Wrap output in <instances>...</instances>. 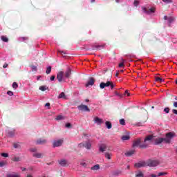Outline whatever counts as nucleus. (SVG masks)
Listing matches in <instances>:
<instances>
[{
  "label": "nucleus",
  "mask_w": 177,
  "mask_h": 177,
  "mask_svg": "<svg viewBox=\"0 0 177 177\" xmlns=\"http://www.w3.org/2000/svg\"><path fill=\"white\" fill-rule=\"evenodd\" d=\"M123 62H121L120 64H119V67H124V59H122Z\"/></svg>",
  "instance_id": "3c124183"
},
{
  "label": "nucleus",
  "mask_w": 177,
  "mask_h": 177,
  "mask_svg": "<svg viewBox=\"0 0 177 177\" xmlns=\"http://www.w3.org/2000/svg\"><path fill=\"white\" fill-rule=\"evenodd\" d=\"M26 177H32L30 174H28Z\"/></svg>",
  "instance_id": "774afa93"
},
{
  "label": "nucleus",
  "mask_w": 177,
  "mask_h": 177,
  "mask_svg": "<svg viewBox=\"0 0 177 177\" xmlns=\"http://www.w3.org/2000/svg\"><path fill=\"white\" fill-rule=\"evenodd\" d=\"M1 41H3V42H8L9 39H8V37L5 36H1Z\"/></svg>",
  "instance_id": "c756f323"
},
{
  "label": "nucleus",
  "mask_w": 177,
  "mask_h": 177,
  "mask_svg": "<svg viewBox=\"0 0 177 177\" xmlns=\"http://www.w3.org/2000/svg\"><path fill=\"white\" fill-rule=\"evenodd\" d=\"M165 175V172H160V173H158V175L156 176H162Z\"/></svg>",
  "instance_id": "49530a36"
},
{
  "label": "nucleus",
  "mask_w": 177,
  "mask_h": 177,
  "mask_svg": "<svg viewBox=\"0 0 177 177\" xmlns=\"http://www.w3.org/2000/svg\"><path fill=\"white\" fill-rule=\"evenodd\" d=\"M150 177H157V175H155V174H151V175H150Z\"/></svg>",
  "instance_id": "338daca9"
},
{
  "label": "nucleus",
  "mask_w": 177,
  "mask_h": 177,
  "mask_svg": "<svg viewBox=\"0 0 177 177\" xmlns=\"http://www.w3.org/2000/svg\"><path fill=\"white\" fill-rule=\"evenodd\" d=\"M104 156L107 158V160H111V156H113V153H109V152H106L104 153Z\"/></svg>",
  "instance_id": "5701e85b"
},
{
  "label": "nucleus",
  "mask_w": 177,
  "mask_h": 177,
  "mask_svg": "<svg viewBox=\"0 0 177 177\" xmlns=\"http://www.w3.org/2000/svg\"><path fill=\"white\" fill-rule=\"evenodd\" d=\"M7 94H8L9 96H13V92H12V91H8V92H7Z\"/></svg>",
  "instance_id": "8fccbe9b"
},
{
  "label": "nucleus",
  "mask_w": 177,
  "mask_h": 177,
  "mask_svg": "<svg viewBox=\"0 0 177 177\" xmlns=\"http://www.w3.org/2000/svg\"><path fill=\"white\" fill-rule=\"evenodd\" d=\"M59 165H62V167H67V165H68V163L66 160H62L59 161Z\"/></svg>",
  "instance_id": "6ab92c4d"
},
{
  "label": "nucleus",
  "mask_w": 177,
  "mask_h": 177,
  "mask_svg": "<svg viewBox=\"0 0 177 177\" xmlns=\"http://www.w3.org/2000/svg\"><path fill=\"white\" fill-rule=\"evenodd\" d=\"M7 177H20V174H7Z\"/></svg>",
  "instance_id": "bb28decb"
},
{
  "label": "nucleus",
  "mask_w": 177,
  "mask_h": 177,
  "mask_svg": "<svg viewBox=\"0 0 177 177\" xmlns=\"http://www.w3.org/2000/svg\"><path fill=\"white\" fill-rule=\"evenodd\" d=\"M174 107L177 108V102H174L173 104Z\"/></svg>",
  "instance_id": "e2e57ef3"
},
{
  "label": "nucleus",
  "mask_w": 177,
  "mask_h": 177,
  "mask_svg": "<svg viewBox=\"0 0 177 177\" xmlns=\"http://www.w3.org/2000/svg\"><path fill=\"white\" fill-rule=\"evenodd\" d=\"M59 53H60L62 56L63 55H66V53L64 51L59 50Z\"/></svg>",
  "instance_id": "4d7b16f0"
},
{
  "label": "nucleus",
  "mask_w": 177,
  "mask_h": 177,
  "mask_svg": "<svg viewBox=\"0 0 177 177\" xmlns=\"http://www.w3.org/2000/svg\"><path fill=\"white\" fill-rule=\"evenodd\" d=\"M32 156L35 158H44V153L39 152H35L32 153Z\"/></svg>",
  "instance_id": "ddd939ff"
},
{
  "label": "nucleus",
  "mask_w": 177,
  "mask_h": 177,
  "mask_svg": "<svg viewBox=\"0 0 177 177\" xmlns=\"http://www.w3.org/2000/svg\"><path fill=\"white\" fill-rule=\"evenodd\" d=\"M66 128H71V124L70 123H67L66 125H65Z\"/></svg>",
  "instance_id": "864d4df0"
},
{
  "label": "nucleus",
  "mask_w": 177,
  "mask_h": 177,
  "mask_svg": "<svg viewBox=\"0 0 177 177\" xmlns=\"http://www.w3.org/2000/svg\"><path fill=\"white\" fill-rule=\"evenodd\" d=\"M162 2H165L166 5H168V3H172L174 1L172 0H162Z\"/></svg>",
  "instance_id": "f704fd0d"
},
{
  "label": "nucleus",
  "mask_w": 177,
  "mask_h": 177,
  "mask_svg": "<svg viewBox=\"0 0 177 177\" xmlns=\"http://www.w3.org/2000/svg\"><path fill=\"white\" fill-rule=\"evenodd\" d=\"M3 67V68H6V67H8V64H4Z\"/></svg>",
  "instance_id": "69168bd1"
},
{
  "label": "nucleus",
  "mask_w": 177,
  "mask_h": 177,
  "mask_svg": "<svg viewBox=\"0 0 177 177\" xmlns=\"http://www.w3.org/2000/svg\"><path fill=\"white\" fill-rule=\"evenodd\" d=\"M31 68H32V71H37V66L32 65L31 66Z\"/></svg>",
  "instance_id": "c03bdc74"
},
{
  "label": "nucleus",
  "mask_w": 177,
  "mask_h": 177,
  "mask_svg": "<svg viewBox=\"0 0 177 177\" xmlns=\"http://www.w3.org/2000/svg\"><path fill=\"white\" fill-rule=\"evenodd\" d=\"M172 113H173L174 114H176V115H177V110H176V109H173V110H172Z\"/></svg>",
  "instance_id": "bf43d9fd"
},
{
  "label": "nucleus",
  "mask_w": 177,
  "mask_h": 177,
  "mask_svg": "<svg viewBox=\"0 0 177 177\" xmlns=\"http://www.w3.org/2000/svg\"><path fill=\"white\" fill-rule=\"evenodd\" d=\"M174 136H175V134L172 132H169L168 133L166 134V138H158L155 139V145H161V143H162V142H165V143H171V140L172 139V138H174Z\"/></svg>",
  "instance_id": "f03ea898"
},
{
  "label": "nucleus",
  "mask_w": 177,
  "mask_h": 177,
  "mask_svg": "<svg viewBox=\"0 0 177 177\" xmlns=\"http://www.w3.org/2000/svg\"><path fill=\"white\" fill-rule=\"evenodd\" d=\"M164 20H167L168 26L169 27H171V24H172L174 21H175V18H174L173 17H168V16L165 15Z\"/></svg>",
  "instance_id": "20e7f679"
},
{
  "label": "nucleus",
  "mask_w": 177,
  "mask_h": 177,
  "mask_svg": "<svg viewBox=\"0 0 177 177\" xmlns=\"http://www.w3.org/2000/svg\"><path fill=\"white\" fill-rule=\"evenodd\" d=\"M138 5H139V1H138V0H136L134 1V6H138Z\"/></svg>",
  "instance_id": "6e6d98bb"
},
{
  "label": "nucleus",
  "mask_w": 177,
  "mask_h": 177,
  "mask_svg": "<svg viewBox=\"0 0 177 177\" xmlns=\"http://www.w3.org/2000/svg\"><path fill=\"white\" fill-rule=\"evenodd\" d=\"M59 99H66V95L62 92L59 95Z\"/></svg>",
  "instance_id": "cd10ccee"
},
{
  "label": "nucleus",
  "mask_w": 177,
  "mask_h": 177,
  "mask_svg": "<svg viewBox=\"0 0 177 177\" xmlns=\"http://www.w3.org/2000/svg\"><path fill=\"white\" fill-rule=\"evenodd\" d=\"M70 75H71V69L70 68H68L65 73V78H69Z\"/></svg>",
  "instance_id": "aec40b11"
},
{
  "label": "nucleus",
  "mask_w": 177,
  "mask_h": 177,
  "mask_svg": "<svg viewBox=\"0 0 177 177\" xmlns=\"http://www.w3.org/2000/svg\"><path fill=\"white\" fill-rule=\"evenodd\" d=\"M55 120H57V121H62V120H64V116L59 115L57 116Z\"/></svg>",
  "instance_id": "a878e982"
},
{
  "label": "nucleus",
  "mask_w": 177,
  "mask_h": 177,
  "mask_svg": "<svg viewBox=\"0 0 177 177\" xmlns=\"http://www.w3.org/2000/svg\"><path fill=\"white\" fill-rule=\"evenodd\" d=\"M151 140H153V136H148L144 140V144H140V139L138 138L133 141V147H140V149H146L147 146H149V143H151Z\"/></svg>",
  "instance_id": "f257e3e1"
},
{
  "label": "nucleus",
  "mask_w": 177,
  "mask_h": 177,
  "mask_svg": "<svg viewBox=\"0 0 177 177\" xmlns=\"http://www.w3.org/2000/svg\"><path fill=\"white\" fill-rule=\"evenodd\" d=\"M136 127H143V123L142 122H137L136 124Z\"/></svg>",
  "instance_id": "a18cd8bd"
},
{
  "label": "nucleus",
  "mask_w": 177,
  "mask_h": 177,
  "mask_svg": "<svg viewBox=\"0 0 177 177\" xmlns=\"http://www.w3.org/2000/svg\"><path fill=\"white\" fill-rule=\"evenodd\" d=\"M95 84V79L93 77H90L87 84H86V86H89V85L92 86Z\"/></svg>",
  "instance_id": "f3484780"
},
{
  "label": "nucleus",
  "mask_w": 177,
  "mask_h": 177,
  "mask_svg": "<svg viewBox=\"0 0 177 177\" xmlns=\"http://www.w3.org/2000/svg\"><path fill=\"white\" fill-rule=\"evenodd\" d=\"M135 154V150H130L124 153L126 157H131Z\"/></svg>",
  "instance_id": "a211bd4d"
},
{
  "label": "nucleus",
  "mask_w": 177,
  "mask_h": 177,
  "mask_svg": "<svg viewBox=\"0 0 177 177\" xmlns=\"http://www.w3.org/2000/svg\"><path fill=\"white\" fill-rule=\"evenodd\" d=\"M80 165L84 168H86L88 164H86L85 161L82 160V162H80Z\"/></svg>",
  "instance_id": "c85d7f7f"
},
{
  "label": "nucleus",
  "mask_w": 177,
  "mask_h": 177,
  "mask_svg": "<svg viewBox=\"0 0 177 177\" xmlns=\"http://www.w3.org/2000/svg\"><path fill=\"white\" fill-rule=\"evenodd\" d=\"M55 78H56V77H55V75H53L50 77V81H55Z\"/></svg>",
  "instance_id": "13d9d810"
},
{
  "label": "nucleus",
  "mask_w": 177,
  "mask_h": 177,
  "mask_svg": "<svg viewBox=\"0 0 177 177\" xmlns=\"http://www.w3.org/2000/svg\"><path fill=\"white\" fill-rule=\"evenodd\" d=\"M115 94L116 95V96H118L119 97H122L123 95L122 94H120V93L115 91Z\"/></svg>",
  "instance_id": "a19ab883"
},
{
  "label": "nucleus",
  "mask_w": 177,
  "mask_h": 177,
  "mask_svg": "<svg viewBox=\"0 0 177 177\" xmlns=\"http://www.w3.org/2000/svg\"><path fill=\"white\" fill-rule=\"evenodd\" d=\"M94 122L97 125H102V124H103L104 121H103V119L99 118L98 117H95V118H94Z\"/></svg>",
  "instance_id": "f8f14e48"
},
{
  "label": "nucleus",
  "mask_w": 177,
  "mask_h": 177,
  "mask_svg": "<svg viewBox=\"0 0 177 177\" xmlns=\"http://www.w3.org/2000/svg\"><path fill=\"white\" fill-rule=\"evenodd\" d=\"M143 173H142V171H139L136 175V177H143Z\"/></svg>",
  "instance_id": "e433bc0d"
},
{
  "label": "nucleus",
  "mask_w": 177,
  "mask_h": 177,
  "mask_svg": "<svg viewBox=\"0 0 177 177\" xmlns=\"http://www.w3.org/2000/svg\"><path fill=\"white\" fill-rule=\"evenodd\" d=\"M5 162H0V168H2V167H4Z\"/></svg>",
  "instance_id": "5fc2aeb1"
},
{
  "label": "nucleus",
  "mask_w": 177,
  "mask_h": 177,
  "mask_svg": "<svg viewBox=\"0 0 177 177\" xmlns=\"http://www.w3.org/2000/svg\"><path fill=\"white\" fill-rule=\"evenodd\" d=\"M77 109H78V110H80V111H87L88 113H89V111H91V109H89V108H88V106L84 105V104L79 105L77 106Z\"/></svg>",
  "instance_id": "423d86ee"
},
{
  "label": "nucleus",
  "mask_w": 177,
  "mask_h": 177,
  "mask_svg": "<svg viewBox=\"0 0 177 177\" xmlns=\"http://www.w3.org/2000/svg\"><path fill=\"white\" fill-rule=\"evenodd\" d=\"M46 89H47L46 86H41L39 87V90L41 91L42 92H45Z\"/></svg>",
  "instance_id": "2f4dec72"
},
{
  "label": "nucleus",
  "mask_w": 177,
  "mask_h": 177,
  "mask_svg": "<svg viewBox=\"0 0 177 177\" xmlns=\"http://www.w3.org/2000/svg\"><path fill=\"white\" fill-rule=\"evenodd\" d=\"M21 171H26L27 169H26V167H21Z\"/></svg>",
  "instance_id": "0e129e2a"
},
{
  "label": "nucleus",
  "mask_w": 177,
  "mask_h": 177,
  "mask_svg": "<svg viewBox=\"0 0 177 177\" xmlns=\"http://www.w3.org/2000/svg\"><path fill=\"white\" fill-rule=\"evenodd\" d=\"M37 148H31L30 149V151H31L32 153H37Z\"/></svg>",
  "instance_id": "ea45409f"
},
{
  "label": "nucleus",
  "mask_w": 177,
  "mask_h": 177,
  "mask_svg": "<svg viewBox=\"0 0 177 177\" xmlns=\"http://www.w3.org/2000/svg\"><path fill=\"white\" fill-rule=\"evenodd\" d=\"M164 111H165V113L168 114V113H169V108H168V107L165 108Z\"/></svg>",
  "instance_id": "37998d69"
},
{
  "label": "nucleus",
  "mask_w": 177,
  "mask_h": 177,
  "mask_svg": "<svg viewBox=\"0 0 177 177\" xmlns=\"http://www.w3.org/2000/svg\"><path fill=\"white\" fill-rule=\"evenodd\" d=\"M63 142L64 140L62 139L53 141V147H60L63 145Z\"/></svg>",
  "instance_id": "39448f33"
},
{
  "label": "nucleus",
  "mask_w": 177,
  "mask_h": 177,
  "mask_svg": "<svg viewBox=\"0 0 177 177\" xmlns=\"http://www.w3.org/2000/svg\"><path fill=\"white\" fill-rule=\"evenodd\" d=\"M13 146H14V149H20V144L19 143H15Z\"/></svg>",
  "instance_id": "4c0bfd02"
},
{
  "label": "nucleus",
  "mask_w": 177,
  "mask_h": 177,
  "mask_svg": "<svg viewBox=\"0 0 177 177\" xmlns=\"http://www.w3.org/2000/svg\"><path fill=\"white\" fill-rule=\"evenodd\" d=\"M156 81L157 82H164V79H162L161 77H156Z\"/></svg>",
  "instance_id": "72a5a7b5"
},
{
  "label": "nucleus",
  "mask_w": 177,
  "mask_h": 177,
  "mask_svg": "<svg viewBox=\"0 0 177 177\" xmlns=\"http://www.w3.org/2000/svg\"><path fill=\"white\" fill-rule=\"evenodd\" d=\"M52 71V67L48 66L46 71V74H50V72Z\"/></svg>",
  "instance_id": "473e14b6"
},
{
  "label": "nucleus",
  "mask_w": 177,
  "mask_h": 177,
  "mask_svg": "<svg viewBox=\"0 0 177 177\" xmlns=\"http://www.w3.org/2000/svg\"><path fill=\"white\" fill-rule=\"evenodd\" d=\"M159 164L158 160H149L147 161V167H157Z\"/></svg>",
  "instance_id": "7ed1b4c3"
},
{
  "label": "nucleus",
  "mask_w": 177,
  "mask_h": 177,
  "mask_svg": "<svg viewBox=\"0 0 177 177\" xmlns=\"http://www.w3.org/2000/svg\"><path fill=\"white\" fill-rule=\"evenodd\" d=\"M19 87V85L17 84V82H13L12 84V88H14V89H17V88Z\"/></svg>",
  "instance_id": "c9c22d12"
},
{
  "label": "nucleus",
  "mask_w": 177,
  "mask_h": 177,
  "mask_svg": "<svg viewBox=\"0 0 177 177\" xmlns=\"http://www.w3.org/2000/svg\"><path fill=\"white\" fill-rule=\"evenodd\" d=\"M9 138H13L15 136V131H10L8 133Z\"/></svg>",
  "instance_id": "393cba45"
},
{
  "label": "nucleus",
  "mask_w": 177,
  "mask_h": 177,
  "mask_svg": "<svg viewBox=\"0 0 177 177\" xmlns=\"http://www.w3.org/2000/svg\"><path fill=\"white\" fill-rule=\"evenodd\" d=\"M1 156H2V157H5V158L9 157V154H8V153H1Z\"/></svg>",
  "instance_id": "79ce46f5"
},
{
  "label": "nucleus",
  "mask_w": 177,
  "mask_h": 177,
  "mask_svg": "<svg viewBox=\"0 0 177 177\" xmlns=\"http://www.w3.org/2000/svg\"><path fill=\"white\" fill-rule=\"evenodd\" d=\"M110 85H111V82H106V83L104 82H101L100 84V88L101 89H104V88L107 87V86H110Z\"/></svg>",
  "instance_id": "9d476101"
},
{
  "label": "nucleus",
  "mask_w": 177,
  "mask_h": 177,
  "mask_svg": "<svg viewBox=\"0 0 177 177\" xmlns=\"http://www.w3.org/2000/svg\"><path fill=\"white\" fill-rule=\"evenodd\" d=\"M50 103L48 102L45 104V107H50Z\"/></svg>",
  "instance_id": "052dcab7"
},
{
  "label": "nucleus",
  "mask_w": 177,
  "mask_h": 177,
  "mask_svg": "<svg viewBox=\"0 0 177 177\" xmlns=\"http://www.w3.org/2000/svg\"><path fill=\"white\" fill-rule=\"evenodd\" d=\"M129 136H122V140H129Z\"/></svg>",
  "instance_id": "7c9ffc66"
},
{
  "label": "nucleus",
  "mask_w": 177,
  "mask_h": 177,
  "mask_svg": "<svg viewBox=\"0 0 177 177\" xmlns=\"http://www.w3.org/2000/svg\"><path fill=\"white\" fill-rule=\"evenodd\" d=\"M127 95V96H131V93H129V92H128V90H126L124 92V96Z\"/></svg>",
  "instance_id": "de8ad7c7"
},
{
  "label": "nucleus",
  "mask_w": 177,
  "mask_h": 177,
  "mask_svg": "<svg viewBox=\"0 0 177 177\" xmlns=\"http://www.w3.org/2000/svg\"><path fill=\"white\" fill-rule=\"evenodd\" d=\"M27 39H28V38H27V37H20L19 38V41H26Z\"/></svg>",
  "instance_id": "09e8293b"
},
{
  "label": "nucleus",
  "mask_w": 177,
  "mask_h": 177,
  "mask_svg": "<svg viewBox=\"0 0 177 177\" xmlns=\"http://www.w3.org/2000/svg\"><path fill=\"white\" fill-rule=\"evenodd\" d=\"M105 124H106V128H107L108 129H111V127H112L111 122H110L109 121H106V122H105Z\"/></svg>",
  "instance_id": "b1692460"
},
{
  "label": "nucleus",
  "mask_w": 177,
  "mask_h": 177,
  "mask_svg": "<svg viewBox=\"0 0 177 177\" xmlns=\"http://www.w3.org/2000/svg\"><path fill=\"white\" fill-rule=\"evenodd\" d=\"M120 125H125V120L120 119Z\"/></svg>",
  "instance_id": "58836bf2"
},
{
  "label": "nucleus",
  "mask_w": 177,
  "mask_h": 177,
  "mask_svg": "<svg viewBox=\"0 0 177 177\" xmlns=\"http://www.w3.org/2000/svg\"><path fill=\"white\" fill-rule=\"evenodd\" d=\"M107 149V145L106 144H100L99 145V150L101 153H104L106 150Z\"/></svg>",
  "instance_id": "9b49d317"
},
{
  "label": "nucleus",
  "mask_w": 177,
  "mask_h": 177,
  "mask_svg": "<svg viewBox=\"0 0 177 177\" xmlns=\"http://www.w3.org/2000/svg\"><path fill=\"white\" fill-rule=\"evenodd\" d=\"M84 147L87 149V150H91L92 147V143L90 140H88L84 143Z\"/></svg>",
  "instance_id": "dca6fc26"
},
{
  "label": "nucleus",
  "mask_w": 177,
  "mask_h": 177,
  "mask_svg": "<svg viewBox=\"0 0 177 177\" xmlns=\"http://www.w3.org/2000/svg\"><path fill=\"white\" fill-rule=\"evenodd\" d=\"M109 86H111V89H114V84H113L112 83H111Z\"/></svg>",
  "instance_id": "680f3d73"
},
{
  "label": "nucleus",
  "mask_w": 177,
  "mask_h": 177,
  "mask_svg": "<svg viewBox=\"0 0 177 177\" xmlns=\"http://www.w3.org/2000/svg\"><path fill=\"white\" fill-rule=\"evenodd\" d=\"M136 168H142L143 167H147V162H140L135 164Z\"/></svg>",
  "instance_id": "6e6552de"
},
{
  "label": "nucleus",
  "mask_w": 177,
  "mask_h": 177,
  "mask_svg": "<svg viewBox=\"0 0 177 177\" xmlns=\"http://www.w3.org/2000/svg\"><path fill=\"white\" fill-rule=\"evenodd\" d=\"M142 11L144 13H146V15H151V13H154V8H150L147 10V8L143 7Z\"/></svg>",
  "instance_id": "1a4fd4ad"
},
{
  "label": "nucleus",
  "mask_w": 177,
  "mask_h": 177,
  "mask_svg": "<svg viewBox=\"0 0 177 177\" xmlns=\"http://www.w3.org/2000/svg\"><path fill=\"white\" fill-rule=\"evenodd\" d=\"M12 160L15 162H19V161H21V158L14 156V157L12 158Z\"/></svg>",
  "instance_id": "412c9836"
},
{
  "label": "nucleus",
  "mask_w": 177,
  "mask_h": 177,
  "mask_svg": "<svg viewBox=\"0 0 177 177\" xmlns=\"http://www.w3.org/2000/svg\"><path fill=\"white\" fill-rule=\"evenodd\" d=\"M78 146L79 147H85V143H80Z\"/></svg>",
  "instance_id": "603ef678"
},
{
  "label": "nucleus",
  "mask_w": 177,
  "mask_h": 177,
  "mask_svg": "<svg viewBox=\"0 0 177 177\" xmlns=\"http://www.w3.org/2000/svg\"><path fill=\"white\" fill-rule=\"evenodd\" d=\"M47 142L46 139L40 138L36 141V145H46Z\"/></svg>",
  "instance_id": "2eb2a0df"
},
{
  "label": "nucleus",
  "mask_w": 177,
  "mask_h": 177,
  "mask_svg": "<svg viewBox=\"0 0 177 177\" xmlns=\"http://www.w3.org/2000/svg\"><path fill=\"white\" fill-rule=\"evenodd\" d=\"M92 171H99L100 169V166L99 165H95L91 167Z\"/></svg>",
  "instance_id": "4be33fe9"
},
{
  "label": "nucleus",
  "mask_w": 177,
  "mask_h": 177,
  "mask_svg": "<svg viewBox=\"0 0 177 177\" xmlns=\"http://www.w3.org/2000/svg\"><path fill=\"white\" fill-rule=\"evenodd\" d=\"M104 48V45H95L93 46V50H100Z\"/></svg>",
  "instance_id": "4468645a"
},
{
  "label": "nucleus",
  "mask_w": 177,
  "mask_h": 177,
  "mask_svg": "<svg viewBox=\"0 0 177 177\" xmlns=\"http://www.w3.org/2000/svg\"><path fill=\"white\" fill-rule=\"evenodd\" d=\"M57 79L58 80L59 82H62V81L64 80V72H59L57 75Z\"/></svg>",
  "instance_id": "0eeeda50"
}]
</instances>
